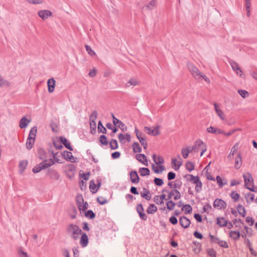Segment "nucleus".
I'll use <instances>...</instances> for the list:
<instances>
[{"instance_id": "6e6552de", "label": "nucleus", "mask_w": 257, "mask_h": 257, "mask_svg": "<svg viewBox=\"0 0 257 257\" xmlns=\"http://www.w3.org/2000/svg\"><path fill=\"white\" fill-rule=\"evenodd\" d=\"M160 126L159 125L153 127L146 126L144 127V131L149 135L156 136L160 134Z\"/></svg>"}, {"instance_id": "680f3d73", "label": "nucleus", "mask_w": 257, "mask_h": 257, "mask_svg": "<svg viewBox=\"0 0 257 257\" xmlns=\"http://www.w3.org/2000/svg\"><path fill=\"white\" fill-rule=\"evenodd\" d=\"M154 183L156 185L161 186L164 184V181L162 179L155 178L154 179Z\"/></svg>"}, {"instance_id": "864d4df0", "label": "nucleus", "mask_w": 257, "mask_h": 257, "mask_svg": "<svg viewBox=\"0 0 257 257\" xmlns=\"http://www.w3.org/2000/svg\"><path fill=\"white\" fill-rule=\"evenodd\" d=\"M251 6L250 0H245V8L247 12V17H249L250 15V8Z\"/></svg>"}, {"instance_id": "9d476101", "label": "nucleus", "mask_w": 257, "mask_h": 257, "mask_svg": "<svg viewBox=\"0 0 257 257\" xmlns=\"http://www.w3.org/2000/svg\"><path fill=\"white\" fill-rule=\"evenodd\" d=\"M181 193L177 189L169 190L168 199L173 198L174 200H178L181 198Z\"/></svg>"}, {"instance_id": "69168bd1", "label": "nucleus", "mask_w": 257, "mask_h": 257, "mask_svg": "<svg viewBox=\"0 0 257 257\" xmlns=\"http://www.w3.org/2000/svg\"><path fill=\"white\" fill-rule=\"evenodd\" d=\"M245 221L247 223L249 224L250 226H252L254 223V219L252 217L249 216H247L246 218Z\"/></svg>"}, {"instance_id": "bb28decb", "label": "nucleus", "mask_w": 257, "mask_h": 257, "mask_svg": "<svg viewBox=\"0 0 257 257\" xmlns=\"http://www.w3.org/2000/svg\"><path fill=\"white\" fill-rule=\"evenodd\" d=\"M172 167L175 170H178L180 168V167L182 165V162L180 160H178L176 159H172Z\"/></svg>"}, {"instance_id": "7c9ffc66", "label": "nucleus", "mask_w": 257, "mask_h": 257, "mask_svg": "<svg viewBox=\"0 0 257 257\" xmlns=\"http://www.w3.org/2000/svg\"><path fill=\"white\" fill-rule=\"evenodd\" d=\"M64 170L66 173H71L73 174L75 171V167L73 164H68L64 166Z\"/></svg>"}, {"instance_id": "338daca9", "label": "nucleus", "mask_w": 257, "mask_h": 257, "mask_svg": "<svg viewBox=\"0 0 257 257\" xmlns=\"http://www.w3.org/2000/svg\"><path fill=\"white\" fill-rule=\"evenodd\" d=\"M156 5L155 0H152L151 1L148 5L146 6V7L149 9H152Z\"/></svg>"}, {"instance_id": "bf43d9fd", "label": "nucleus", "mask_w": 257, "mask_h": 257, "mask_svg": "<svg viewBox=\"0 0 257 257\" xmlns=\"http://www.w3.org/2000/svg\"><path fill=\"white\" fill-rule=\"evenodd\" d=\"M99 141L102 145H106L108 144L107 139L104 135H101L100 137Z\"/></svg>"}, {"instance_id": "4d7b16f0", "label": "nucleus", "mask_w": 257, "mask_h": 257, "mask_svg": "<svg viewBox=\"0 0 257 257\" xmlns=\"http://www.w3.org/2000/svg\"><path fill=\"white\" fill-rule=\"evenodd\" d=\"M110 147L111 149L114 150L117 148V142L115 140H111L110 142Z\"/></svg>"}, {"instance_id": "aec40b11", "label": "nucleus", "mask_w": 257, "mask_h": 257, "mask_svg": "<svg viewBox=\"0 0 257 257\" xmlns=\"http://www.w3.org/2000/svg\"><path fill=\"white\" fill-rule=\"evenodd\" d=\"M136 158L139 162H141L146 166L148 165V160L146 156L144 154H138L136 156Z\"/></svg>"}, {"instance_id": "4be33fe9", "label": "nucleus", "mask_w": 257, "mask_h": 257, "mask_svg": "<svg viewBox=\"0 0 257 257\" xmlns=\"http://www.w3.org/2000/svg\"><path fill=\"white\" fill-rule=\"evenodd\" d=\"M242 158L241 154L238 153L235 159L234 167L236 169H239L242 165Z\"/></svg>"}, {"instance_id": "a878e982", "label": "nucleus", "mask_w": 257, "mask_h": 257, "mask_svg": "<svg viewBox=\"0 0 257 257\" xmlns=\"http://www.w3.org/2000/svg\"><path fill=\"white\" fill-rule=\"evenodd\" d=\"M28 162L27 160H22L20 161L19 168L21 173H23L28 166Z\"/></svg>"}, {"instance_id": "dca6fc26", "label": "nucleus", "mask_w": 257, "mask_h": 257, "mask_svg": "<svg viewBox=\"0 0 257 257\" xmlns=\"http://www.w3.org/2000/svg\"><path fill=\"white\" fill-rule=\"evenodd\" d=\"M38 15L43 20H45L48 18V17L52 16V13L49 10H42L38 12Z\"/></svg>"}, {"instance_id": "774afa93", "label": "nucleus", "mask_w": 257, "mask_h": 257, "mask_svg": "<svg viewBox=\"0 0 257 257\" xmlns=\"http://www.w3.org/2000/svg\"><path fill=\"white\" fill-rule=\"evenodd\" d=\"M86 216L89 217L91 219L94 218L95 214L91 210H88L85 214Z\"/></svg>"}, {"instance_id": "e433bc0d", "label": "nucleus", "mask_w": 257, "mask_h": 257, "mask_svg": "<svg viewBox=\"0 0 257 257\" xmlns=\"http://www.w3.org/2000/svg\"><path fill=\"white\" fill-rule=\"evenodd\" d=\"M169 193V190L167 189H163L162 191V194L159 195L162 200L164 201V200H170V199H168V195Z\"/></svg>"}, {"instance_id": "393cba45", "label": "nucleus", "mask_w": 257, "mask_h": 257, "mask_svg": "<svg viewBox=\"0 0 257 257\" xmlns=\"http://www.w3.org/2000/svg\"><path fill=\"white\" fill-rule=\"evenodd\" d=\"M60 142L64 145V146L69 150L70 151H73V148L70 145V143L68 141V140L63 137H61L60 138Z\"/></svg>"}, {"instance_id": "2eb2a0df", "label": "nucleus", "mask_w": 257, "mask_h": 257, "mask_svg": "<svg viewBox=\"0 0 257 257\" xmlns=\"http://www.w3.org/2000/svg\"><path fill=\"white\" fill-rule=\"evenodd\" d=\"M238 146L239 143H237L231 148L230 154L227 156V159L229 161L231 162L232 161L233 159V156L236 153L238 148Z\"/></svg>"}, {"instance_id": "f704fd0d", "label": "nucleus", "mask_w": 257, "mask_h": 257, "mask_svg": "<svg viewBox=\"0 0 257 257\" xmlns=\"http://www.w3.org/2000/svg\"><path fill=\"white\" fill-rule=\"evenodd\" d=\"M97 113L96 111H94L91 113L90 117V125H92V122H94V126L96 127L95 120L97 118Z\"/></svg>"}, {"instance_id": "f8f14e48", "label": "nucleus", "mask_w": 257, "mask_h": 257, "mask_svg": "<svg viewBox=\"0 0 257 257\" xmlns=\"http://www.w3.org/2000/svg\"><path fill=\"white\" fill-rule=\"evenodd\" d=\"M112 117L113 118V123L114 125L119 127L122 131L126 130V127L124 124L120 120L115 118L113 114H112Z\"/></svg>"}, {"instance_id": "7ed1b4c3", "label": "nucleus", "mask_w": 257, "mask_h": 257, "mask_svg": "<svg viewBox=\"0 0 257 257\" xmlns=\"http://www.w3.org/2000/svg\"><path fill=\"white\" fill-rule=\"evenodd\" d=\"M185 178L186 179L187 181L195 184V189L196 192H199L202 190V183L198 176H194L192 174H188L185 175Z\"/></svg>"}, {"instance_id": "a19ab883", "label": "nucleus", "mask_w": 257, "mask_h": 257, "mask_svg": "<svg viewBox=\"0 0 257 257\" xmlns=\"http://www.w3.org/2000/svg\"><path fill=\"white\" fill-rule=\"evenodd\" d=\"M35 140L31 139V138H28L26 142V148L28 150H30L33 148Z\"/></svg>"}, {"instance_id": "473e14b6", "label": "nucleus", "mask_w": 257, "mask_h": 257, "mask_svg": "<svg viewBox=\"0 0 257 257\" xmlns=\"http://www.w3.org/2000/svg\"><path fill=\"white\" fill-rule=\"evenodd\" d=\"M231 67H232L233 70L236 72V73L237 75H239L240 76H242V75L243 74V72L237 63H233L231 64Z\"/></svg>"}, {"instance_id": "6ab92c4d", "label": "nucleus", "mask_w": 257, "mask_h": 257, "mask_svg": "<svg viewBox=\"0 0 257 257\" xmlns=\"http://www.w3.org/2000/svg\"><path fill=\"white\" fill-rule=\"evenodd\" d=\"M140 194L141 196L147 200H150L151 199L152 194L148 189L143 188V191L141 192Z\"/></svg>"}, {"instance_id": "4468645a", "label": "nucleus", "mask_w": 257, "mask_h": 257, "mask_svg": "<svg viewBox=\"0 0 257 257\" xmlns=\"http://www.w3.org/2000/svg\"><path fill=\"white\" fill-rule=\"evenodd\" d=\"M81 235L80 244L82 247H84L86 246L88 243V237L85 233L81 232Z\"/></svg>"}, {"instance_id": "5fc2aeb1", "label": "nucleus", "mask_w": 257, "mask_h": 257, "mask_svg": "<svg viewBox=\"0 0 257 257\" xmlns=\"http://www.w3.org/2000/svg\"><path fill=\"white\" fill-rule=\"evenodd\" d=\"M133 149L135 153H140L141 152V148L138 143H134L133 144Z\"/></svg>"}, {"instance_id": "cd10ccee", "label": "nucleus", "mask_w": 257, "mask_h": 257, "mask_svg": "<svg viewBox=\"0 0 257 257\" xmlns=\"http://www.w3.org/2000/svg\"><path fill=\"white\" fill-rule=\"evenodd\" d=\"M236 210L238 214L242 216V217H244L246 215V210L244 207L241 204H238L236 206Z\"/></svg>"}, {"instance_id": "8fccbe9b", "label": "nucleus", "mask_w": 257, "mask_h": 257, "mask_svg": "<svg viewBox=\"0 0 257 257\" xmlns=\"http://www.w3.org/2000/svg\"><path fill=\"white\" fill-rule=\"evenodd\" d=\"M207 253L210 257H216L217 253L216 251L212 248H209L207 250Z\"/></svg>"}, {"instance_id": "c85d7f7f", "label": "nucleus", "mask_w": 257, "mask_h": 257, "mask_svg": "<svg viewBox=\"0 0 257 257\" xmlns=\"http://www.w3.org/2000/svg\"><path fill=\"white\" fill-rule=\"evenodd\" d=\"M192 152V151L191 150V147H187L186 148H183L181 151L182 156L184 159L187 158L189 154Z\"/></svg>"}, {"instance_id": "2f4dec72", "label": "nucleus", "mask_w": 257, "mask_h": 257, "mask_svg": "<svg viewBox=\"0 0 257 257\" xmlns=\"http://www.w3.org/2000/svg\"><path fill=\"white\" fill-rule=\"evenodd\" d=\"M153 159L155 163L158 165L162 164L164 162L163 158L160 156L154 155L153 156Z\"/></svg>"}, {"instance_id": "c9c22d12", "label": "nucleus", "mask_w": 257, "mask_h": 257, "mask_svg": "<svg viewBox=\"0 0 257 257\" xmlns=\"http://www.w3.org/2000/svg\"><path fill=\"white\" fill-rule=\"evenodd\" d=\"M37 132V129L36 126L33 127L30 130L29 135L28 138H31V139L35 140L36 134Z\"/></svg>"}, {"instance_id": "5701e85b", "label": "nucleus", "mask_w": 257, "mask_h": 257, "mask_svg": "<svg viewBox=\"0 0 257 257\" xmlns=\"http://www.w3.org/2000/svg\"><path fill=\"white\" fill-rule=\"evenodd\" d=\"M118 139L119 142L121 143H124V140H126L127 142H130L131 136L127 134L124 135L120 134L118 135Z\"/></svg>"}, {"instance_id": "20e7f679", "label": "nucleus", "mask_w": 257, "mask_h": 257, "mask_svg": "<svg viewBox=\"0 0 257 257\" xmlns=\"http://www.w3.org/2000/svg\"><path fill=\"white\" fill-rule=\"evenodd\" d=\"M188 67L190 72L196 79L203 78L206 82L210 83L209 78L202 74L196 67L192 65H189Z\"/></svg>"}, {"instance_id": "f03ea898", "label": "nucleus", "mask_w": 257, "mask_h": 257, "mask_svg": "<svg viewBox=\"0 0 257 257\" xmlns=\"http://www.w3.org/2000/svg\"><path fill=\"white\" fill-rule=\"evenodd\" d=\"M192 152L198 153L200 151V156H202L207 150V146L201 140H196L191 147Z\"/></svg>"}, {"instance_id": "a211bd4d", "label": "nucleus", "mask_w": 257, "mask_h": 257, "mask_svg": "<svg viewBox=\"0 0 257 257\" xmlns=\"http://www.w3.org/2000/svg\"><path fill=\"white\" fill-rule=\"evenodd\" d=\"M216 224L220 227L227 226L228 220H226L223 217H218L216 218Z\"/></svg>"}, {"instance_id": "39448f33", "label": "nucleus", "mask_w": 257, "mask_h": 257, "mask_svg": "<svg viewBox=\"0 0 257 257\" xmlns=\"http://www.w3.org/2000/svg\"><path fill=\"white\" fill-rule=\"evenodd\" d=\"M54 164V161L52 159L46 160L42 161L39 164L37 165L33 169V172L34 173L39 172L41 170L46 169Z\"/></svg>"}, {"instance_id": "e2e57ef3", "label": "nucleus", "mask_w": 257, "mask_h": 257, "mask_svg": "<svg viewBox=\"0 0 257 257\" xmlns=\"http://www.w3.org/2000/svg\"><path fill=\"white\" fill-rule=\"evenodd\" d=\"M66 159L71 162H73L74 160V157L72 155V153L70 152H66Z\"/></svg>"}, {"instance_id": "423d86ee", "label": "nucleus", "mask_w": 257, "mask_h": 257, "mask_svg": "<svg viewBox=\"0 0 257 257\" xmlns=\"http://www.w3.org/2000/svg\"><path fill=\"white\" fill-rule=\"evenodd\" d=\"M209 237L210 238V242L211 243L217 244L220 247L222 248H227L229 247L228 243L226 241L221 240L217 236L209 234Z\"/></svg>"}, {"instance_id": "37998d69", "label": "nucleus", "mask_w": 257, "mask_h": 257, "mask_svg": "<svg viewBox=\"0 0 257 257\" xmlns=\"http://www.w3.org/2000/svg\"><path fill=\"white\" fill-rule=\"evenodd\" d=\"M216 180L217 183L218 185L219 188H221L224 185L227 184V181L224 180V182H223L222 179L219 176H217L216 177Z\"/></svg>"}, {"instance_id": "ddd939ff", "label": "nucleus", "mask_w": 257, "mask_h": 257, "mask_svg": "<svg viewBox=\"0 0 257 257\" xmlns=\"http://www.w3.org/2000/svg\"><path fill=\"white\" fill-rule=\"evenodd\" d=\"M137 211L139 214L140 218L144 220H146L147 219V216L144 213V208L143 205L141 204H139L137 206Z\"/></svg>"}, {"instance_id": "ea45409f", "label": "nucleus", "mask_w": 257, "mask_h": 257, "mask_svg": "<svg viewBox=\"0 0 257 257\" xmlns=\"http://www.w3.org/2000/svg\"><path fill=\"white\" fill-rule=\"evenodd\" d=\"M182 210L185 214H190L192 212V208L190 205L186 204L183 205Z\"/></svg>"}, {"instance_id": "09e8293b", "label": "nucleus", "mask_w": 257, "mask_h": 257, "mask_svg": "<svg viewBox=\"0 0 257 257\" xmlns=\"http://www.w3.org/2000/svg\"><path fill=\"white\" fill-rule=\"evenodd\" d=\"M154 202L158 205L164 204V201L162 200V199L159 195H156L153 198Z\"/></svg>"}, {"instance_id": "6e6d98bb", "label": "nucleus", "mask_w": 257, "mask_h": 257, "mask_svg": "<svg viewBox=\"0 0 257 257\" xmlns=\"http://www.w3.org/2000/svg\"><path fill=\"white\" fill-rule=\"evenodd\" d=\"M186 168L187 169L189 172L192 171V170H194L195 166L193 163L191 162H188L186 164Z\"/></svg>"}, {"instance_id": "72a5a7b5", "label": "nucleus", "mask_w": 257, "mask_h": 257, "mask_svg": "<svg viewBox=\"0 0 257 257\" xmlns=\"http://www.w3.org/2000/svg\"><path fill=\"white\" fill-rule=\"evenodd\" d=\"M207 130L208 133L216 135L221 134L222 133V131H221V130L217 128H215L212 126H210L208 127Z\"/></svg>"}, {"instance_id": "c03bdc74", "label": "nucleus", "mask_w": 257, "mask_h": 257, "mask_svg": "<svg viewBox=\"0 0 257 257\" xmlns=\"http://www.w3.org/2000/svg\"><path fill=\"white\" fill-rule=\"evenodd\" d=\"M49 175L55 180H57L59 178L58 173L55 170H50L48 172Z\"/></svg>"}, {"instance_id": "f3484780", "label": "nucleus", "mask_w": 257, "mask_h": 257, "mask_svg": "<svg viewBox=\"0 0 257 257\" xmlns=\"http://www.w3.org/2000/svg\"><path fill=\"white\" fill-rule=\"evenodd\" d=\"M130 178L132 183L137 184L140 181V178L139 177L137 172L135 171H132L130 172Z\"/></svg>"}, {"instance_id": "0e129e2a", "label": "nucleus", "mask_w": 257, "mask_h": 257, "mask_svg": "<svg viewBox=\"0 0 257 257\" xmlns=\"http://www.w3.org/2000/svg\"><path fill=\"white\" fill-rule=\"evenodd\" d=\"M85 47L86 48V50L87 52V53L90 55L91 56H92V55H95V53L94 52L93 50H92L91 48V47L90 46H89L88 45H86L85 46Z\"/></svg>"}, {"instance_id": "a18cd8bd", "label": "nucleus", "mask_w": 257, "mask_h": 257, "mask_svg": "<svg viewBox=\"0 0 257 257\" xmlns=\"http://www.w3.org/2000/svg\"><path fill=\"white\" fill-rule=\"evenodd\" d=\"M230 197L234 202H237L240 198V195L237 192L233 191L231 192Z\"/></svg>"}, {"instance_id": "9b49d317", "label": "nucleus", "mask_w": 257, "mask_h": 257, "mask_svg": "<svg viewBox=\"0 0 257 257\" xmlns=\"http://www.w3.org/2000/svg\"><path fill=\"white\" fill-rule=\"evenodd\" d=\"M179 223L183 228H188L191 224V221L186 217L183 216L179 218Z\"/></svg>"}, {"instance_id": "412c9836", "label": "nucleus", "mask_w": 257, "mask_h": 257, "mask_svg": "<svg viewBox=\"0 0 257 257\" xmlns=\"http://www.w3.org/2000/svg\"><path fill=\"white\" fill-rule=\"evenodd\" d=\"M48 91L52 93L54 91L55 86V80L53 78L49 79L47 81Z\"/></svg>"}, {"instance_id": "49530a36", "label": "nucleus", "mask_w": 257, "mask_h": 257, "mask_svg": "<svg viewBox=\"0 0 257 257\" xmlns=\"http://www.w3.org/2000/svg\"><path fill=\"white\" fill-rule=\"evenodd\" d=\"M150 170L148 168H142L139 170V173L140 175L142 176L149 175H150Z\"/></svg>"}, {"instance_id": "1a4fd4ad", "label": "nucleus", "mask_w": 257, "mask_h": 257, "mask_svg": "<svg viewBox=\"0 0 257 257\" xmlns=\"http://www.w3.org/2000/svg\"><path fill=\"white\" fill-rule=\"evenodd\" d=\"M213 207L217 209H224L226 208V203L221 199H216L213 202Z\"/></svg>"}, {"instance_id": "0eeeda50", "label": "nucleus", "mask_w": 257, "mask_h": 257, "mask_svg": "<svg viewBox=\"0 0 257 257\" xmlns=\"http://www.w3.org/2000/svg\"><path fill=\"white\" fill-rule=\"evenodd\" d=\"M245 185L247 189L253 191V180L252 176L249 173H246L243 175Z\"/></svg>"}, {"instance_id": "4c0bfd02", "label": "nucleus", "mask_w": 257, "mask_h": 257, "mask_svg": "<svg viewBox=\"0 0 257 257\" xmlns=\"http://www.w3.org/2000/svg\"><path fill=\"white\" fill-rule=\"evenodd\" d=\"M157 211V207L153 204H150L148 207L147 212L148 214H154Z\"/></svg>"}, {"instance_id": "603ef678", "label": "nucleus", "mask_w": 257, "mask_h": 257, "mask_svg": "<svg viewBox=\"0 0 257 257\" xmlns=\"http://www.w3.org/2000/svg\"><path fill=\"white\" fill-rule=\"evenodd\" d=\"M89 188H90V191L92 193H95L97 190V187H96L94 181H93V180H91L90 182Z\"/></svg>"}, {"instance_id": "58836bf2", "label": "nucleus", "mask_w": 257, "mask_h": 257, "mask_svg": "<svg viewBox=\"0 0 257 257\" xmlns=\"http://www.w3.org/2000/svg\"><path fill=\"white\" fill-rule=\"evenodd\" d=\"M30 120H28L25 117H23L20 120L19 126L21 128L26 127Z\"/></svg>"}, {"instance_id": "f257e3e1", "label": "nucleus", "mask_w": 257, "mask_h": 257, "mask_svg": "<svg viewBox=\"0 0 257 257\" xmlns=\"http://www.w3.org/2000/svg\"><path fill=\"white\" fill-rule=\"evenodd\" d=\"M66 232L74 240H77L82 230L79 227L72 223L69 224L66 227Z\"/></svg>"}, {"instance_id": "de8ad7c7", "label": "nucleus", "mask_w": 257, "mask_h": 257, "mask_svg": "<svg viewBox=\"0 0 257 257\" xmlns=\"http://www.w3.org/2000/svg\"><path fill=\"white\" fill-rule=\"evenodd\" d=\"M169 201L166 203V206L168 209L170 210H173L175 205L176 204L175 202H174L172 200H168Z\"/></svg>"}, {"instance_id": "13d9d810", "label": "nucleus", "mask_w": 257, "mask_h": 257, "mask_svg": "<svg viewBox=\"0 0 257 257\" xmlns=\"http://www.w3.org/2000/svg\"><path fill=\"white\" fill-rule=\"evenodd\" d=\"M98 130L99 132L102 133L103 134H105L106 133V128L102 125L100 121H99L98 122Z\"/></svg>"}, {"instance_id": "79ce46f5", "label": "nucleus", "mask_w": 257, "mask_h": 257, "mask_svg": "<svg viewBox=\"0 0 257 257\" xmlns=\"http://www.w3.org/2000/svg\"><path fill=\"white\" fill-rule=\"evenodd\" d=\"M152 169L156 173H161L164 170V167L163 166L152 165Z\"/></svg>"}, {"instance_id": "052dcab7", "label": "nucleus", "mask_w": 257, "mask_h": 257, "mask_svg": "<svg viewBox=\"0 0 257 257\" xmlns=\"http://www.w3.org/2000/svg\"><path fill=\"white\" fill-rule=\"evenodd\" d=\"M97 200L98 202L101 205L105 204L107 202V200L102 196H99L97 197Z\"/></svg>"}, {"instance_id": "b1692460", "label": "nucleus", "mask_w": 257, "mask_h": 257, "mask_svg": "<svg viewBox=\"0 0 257 257\" xmlns=\"http://www.w3.org/2000/svg\"><path fill=\"white\" fill-rule=\"evenodd\" d=\"M240 236V233L239 231L231 230L229 233V237L233 240H237Z\"/></svg>"}, {"instance_id": "c756f323", "label": "nucleus", "mask_w": 257, "mask_h": 257, "mask_svg": "<svg viewBox=\"0 0 257 257\" xmlns=\"http://www.w3.org/2000/svg\"><path fill=\"white\" fill-rule=\"evenodd\" d=\"M214 105L215 107V111L217 115L222 120H224L225 119V116L223 111L220 109L219 106L216 103H214Z\"/></svg>"}, {"instance_id": "3c124183", "label": "nucleus", "mask_w": 257, "mask_h": 257, "mask_svg": "<svg viewBox=\"0 0 257 257\" xmlns=\"http://www.w3.org/2000/svg\"><path fill=\"white\" fill-rule=\"evenodd\" d=\"M80 211H85L86 209H87L88 207V204L87 202H84V201H82L81 204H79L77 205Z\"/></svg>"}]
</instances>
